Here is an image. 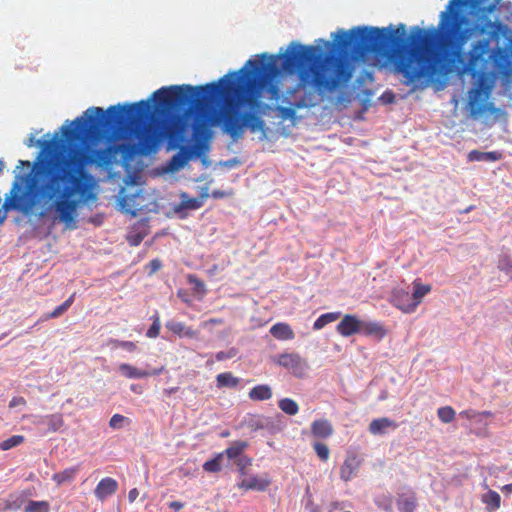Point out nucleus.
I'll use <instances>...</instances> for the list:
<instances>
[{
    "label": "nucleus",
    "mask_w": 512,
    "mask_h": 512,
    "mask_svg": "<svg viewBox=\"0 0 512 512\" xmlns=\"http://www.w3.org/2000/svg\"><path fill=\"white\" fill-rule=\"evenodd\" d=\"M398 428V423L388 417H381L373 419L369 426L368 431L372 435H383L386 434L389 430H396Z\"/></svg>",
    "instance_id": "9d476101"
},
{
    "label": "nucleus",
    "mask_w": 512,
    "mask_h": 512,
    "mask_svg": "<svg viewBox=\"0 0 512 512\" xmlns=\"http://www.w3.org/2000/svg\"><path fill=\"white\" fill-rule=\"evenodd\" d=\"M341 316L340 312H328L320 315L313 324L314 330H320L324 328L327 324L332 323L339 319Z\"/></svg>",
    "instance_id": "b1692460"
},
{
    "label": "nucleus",
    "mask_w": 512,
    "mask_h": 512,
    "mask_svg": "<svg viewBox=\"0 0 512 512\" xmlns=\"http://www.w3.org/2000/svg\"><path fill=\"white\" fill-rule=\"evenodd\" d=\"M138 495H139V492H138L137 488H133V489H131V490L129 491V493H128V499H129V501H130L131 503H132V502H134V501L137 499Z\"/></svg>",
    "instance_id": "de8ad7c7"
},
{
    "label": "nucleus",
    "mask_w": 512,
    "mask_h": 512,
    "mask_svg": "<svg viewBox=\"0 0 512 512\" xmlns=\"http://www.w3.org/2000/svg\"><path fill=\"white\" fill-rule=\"evenodd\" d=\"M437 415L442 423L449 424L454 421L456 412L451 406H443L438 408Z\"/></svg>",
    "instance_id": "c85d7f7f"
},
{
    "label": "nucleus",
    "mask_w": 512,
    "mask_h": 512,
    "mask_svg": "<svg viewBox=\"0 0 512 512\" xmlns=\"http://www.w3.org/2000/svg\"><path fill=\"white\" fill-rule=\"evenodd\" d=\"M129 425L130 419L121 415V414H114L109 421V426L112 429H120L124 426V424Z\"/></svg>",
    "instance_id": "72a5a7b5"
},
{
    "label": "nucleus",
    "mask_w": 512,
    "mask_h": 512,
    "mask_svg": "<svg viewBox=\"0 0 512 512\" xmlns=\"http://www.w3.org/2000/svg\"><path fill=\"white\" fill-rule=\"evenodd\" d=\"M26 512H48L49 503L46 501H29L25 507Z\"/></svg>",
    "instance_id": "2f4dec72"
},
{
    "label": "nucleus",
    "mask_w": 512,
    "mask_h": 512,
    "mask_svg": "<svg viewBox=\"0 0 512 512\" xmlns=\"http://www.w3.org/2000/svg\"><path fill=\"white\" fill-rule=\"evenodd\" d=\"M23 165L30 166V162H29V161H23V160H20V161H19V166H18V167L23 166Z\"/></svg>",
    "instance_id": "6e6d98bb"
},
{
    "label": "nucleus",
    "mask_w": 512,
    "mask_h": 512,
    "mask_svg": "<svg viewBox=\"0 0 512 512\" xmlns=\"http://www.w3.org/2000/svg\"><path fill=\"white\" fill-rule=\"evenodd\" d=\"M413 288L414 289L412 294V303L396 304V307L399 308L404 313L414 312L417 306L422 302L423 297L426 296L431 291V286L428 284H422L419 279L414 280Z\"/></svg>",
    "instance_id": "423d86ee"
},
{
    "label": "nucleus",
    "mask_w": 512,
    "mask_h": 512,
    "mask_svg": "<svg viewBox=\"0 0 512 512\" xmlns=\"http://www.w3.org/2000/svg\"><path fill=\"white\" fill-rule=\"evenodd\" d=\"M313 449H314L315 453L317 454V456L322 461L325 462L329 459L330 450L326 444H324L322 442H315L313 444Z\"/></svg>",
    "instance_id": "473e14b6"
},
{
    "label": "nucleus",
    "mask_w": 512,
    "mask_h": 512,
    "mask_svg": "<svg viewBox=\"0 0 512 512\" xmlns=\"http://www.w3.org/2000/svg\"><path fill=\"white\" fill-rule=\"evenodd\" d=\"M269 485L270 481L268 479H261L257 476H253L250 478L243 479L238 486L239 488L245 490L264 491L268 488Z\"/></svg>",
    "instance_id": "f3484780"
},
{
    "label": "nucleus",
    "mask_w": 512,
    "mask_h": 512,
    "mask_svg": "<svg viewBox=\"0 0 512 512\" xmlns=\"http://www.w3.org/2000/svg\"><path fill=\"white\" fill-rule=\"evenodd\" d=\"M510 475L512 476V470L510 471Z\"/></svg>",
    "instance_id": "e2e57ef3"
},
{
    "label": "nucleus",
    "mask_w": 512,
    "mask_h": 512,
    "mask_svg": "<svg viewBox=\"0 0 512 512\" xmlns=\"http://www.w3.org/2000/svg\"><path fill=\"white\" fill-rule=\"evenodd\" d=\"M207 323H210V324H223V319L221 318H211L207 321Z\"/></svg>",
    "instance_id": "8fccbe9b"
},
{
    "label": "nucleus",
    "mask_w": 512,
    "mask_h": 512,
    "mask_svg": "<svg viewBox=\"0 0 512 512\" xmlns=\"http://www.w3.org/2000/svg\"><path fill=\"white\" fill-rule=\"evenodd\" d=\"M188 280H189L190 284L194 285V289L197 292H202V293L205 292V284L203 283L202 280H200L199 278H197L194 275H189Z\"/></svg>",
    "instance_id": "ea45409f"
},
{
    "label": "nucleus",
    "mask_w": 512,
    "mask_h": 512,
    "mask_svg": "<svg viewBox=\"0 0 512 512\" xmlns=\"http://www.w3.org/2000/svg\"><path fill=\"white\" fill-rule=\"evenodd\" d=\"M166 328L179 337L196 338L198 332L191 327L186 326L183 322L170 320L165 324Z\"/></svg>",
    "instance_id": "2eb2a0df"
},
{
    "label": "nucleus",
    "mask_w": 512,
    "mask_h": 512,
    "mask_svg": "<svg viewBox=\"0 0 512 512\" xmlns=\"http://www.w3.org/2000/svg\"><path fill=\"white\" fill-rule=\"evenodd\" d=\"M35 423L46 424L49 432H56L64 425V420L62 414L56 413L40 417Z\"/></svg>",
    "instance_id": "6ab92c4d"
},
{
    "label": "nucleus",
    "mask_w": 512,
    "mask_h": 512,
    "mask_svg": "<svg viewBox=\"0 0 512 512\" xmlns=\"http://www.w3.org/2000/svg\"><path fill=\"white\" fill-rule=\"evenodd\" d=\"M118 490V482L111 477H105L99 481L94 489L95 497L100 501H105L107 498L114 495Z\"/></svg>",
    "instance_id": "6e6552de"
},
{
    "label": "nucleus",
    "mask_w": 512,
    "mask_h": 512,
    "mask_svg": "<svg viewBox=\"0 0 512 512\" xmlns=\"http://www.w3.org/2000/svg\"><path fill=\"white\" fill-rule=\"evenodd\" d=\"M478 414H479L478 418H481V417H492L493 416V413L490 412V411H482V412H478Z\"/></svg>",
    "instance_id": "603ef678"
},
{
    "label": "nucleus",
    "mask_w": 512,
    "mask_h": 512,
    "mask_svg": "<svg viewBox=\"0 0 512 512\" xmlns=\"http://www.w3.org/2000/svg\"><path fill=\"white\" fill-rule=\"evenodd\" d=\"M25 438L22 435H13L2 442H0V449L3 451L17 447L24 442Z\"/></svg>",
    "instance_id": "7c9ffc66"
},
{
    "label": "nucleus",
    "mask_w": 512,
    "mask_h": 512,
    "mask_svg": "<svg viewBox=\"0 0 512 512\" xmlns=\"http://www.w3.org/2000/svg\"><path fill=\"white\" fill-rule=\"evenodd\" d=\"M0 213H4V210H3V209H1V210H0Z\"/></svg>",
    "instance_id": "680f3d73"
},
{
    "label": "nucleus",
    "mask_w": 512,
    "mask_h": 512,
    "mask_svg": "<svg viewBox=\"0 0 512 512\" xmlns=\"http://www.w3.org/2000/svg\"><path fill=\"white\" fill-rule=\"evenodd\" d=\"M223 456L224 453H219L213 459L206 461L203 464L204 471L212 473L219 472L221 470V460Z\"/></svg>",
    "instance_id": "c756f323"
},
{
    "label": "nucleus",
    "mask_w": 512,
    "mask_h": 512,
    "mask_svg": "<svg viewBox=\"0 0 512 512\" xmlns=\"http://www.w3.org/2000/svg\"><path fill=\"white\" fill-rule=\"evenodd\" d=\"M396 505L400 512H414L418 505L416 493L413 491L398 493Z\"/></svg>",
    "instance_id": "ddd939ff"
},
{
    "label": "nucleus",
    "mask_w": 512,
    "mask_h": 512,
    "mask_svg": "<svg viewBox=\"0 0 512 512\" xmlns=\"http://www.w3.org/2000/svg\"><path fill=\"white\" fill-rule=\"evenodd\" d=\"M228 435H229V432H223V433H222V436H223V437H226V436H228Z\"/></svg>",
    "instance_id": "13d9d810"
},
{
    "label": "nucleus",
    "mask_w": 512,
    "mask_h": 512,
    "mask_svg": "<svg viewBox=\"0 0 512 512\" xmlns=\"http://www.w3.org/2000/svg\"><path fill=\"white\" fill-rule=\"evenodd\" d=\"M152 318H153V323L146 332V336L148 338H156L159 336V333H160L161 324H160V319H159L158 313H156Z\"/></svg>",
    "instance_id": "c9c22d12"
},
{
    "label": "nucleus",
    "mask_w": 512,
    "mask_h": 512,
    "mask_svg": "<svg viewBox=\"0 0 512 512\" xmlns=\"http://www.w3.org/2000/svg\"><path fill=\"white\" fill-rule=\"evenodd\" d=\"M251 465V459L247 456H241L238 460H237V466H238V469H239V472L244 475L245 474V470L248 466Z\"/></svg>",
    "instance_id": "a19ab883"
},
{
    "label": "nucleus",
    "mask_w": 512,
    "mask_h": 512,
    "mask_svg": "<svg viewBox=\"0 0 512 512\" xmlns=\"http://www.w3.org/2000/svg\"><path fill=\"white\" fill-rule=\"evenodd\" d=\"M359 334L381 340L386 336V329L378 322L361 320Z\"/></svg>",
    "instance_id": "4468645a"
},
{
    "label": "nucleus",
    "mask_w": 512,
    "mask_h": 512,
    "mask_svg": "<svg viewBox=\"0 0 512 512\" xmlns=\"http://www.w3.org/2000/svg\"><path fill=\"white\" fill-rule=\"evenodd\" d=\"M32 141H33V138H30V143L28 144V146L32 145Z\"/></svg>",
    "instance_id": "bf43d9fd"
},
{
    "label": "nucleus",
    "mask_w": 512,
    "mask_h": 512,
    "mask_svg": "<svg viewBox=\"0 0 512 512\" xmlns=\"http://www.w3.org/2000/svg\"><path fill=\"white\" fill-rule=\"evenodd\" d=\"M121 374L128 379H140L149 377L151 375H159L163 368L154 369L152 372L147 370L138 369L130 364L122 363L118 367Z\"/></svg>",
    "instance_id": "9b49d317"
},
{
    "label": "nucleus",
    "mask_w": 512,
    "mask_h": 512,
    "mask_svg": "<svg viewBox=\"0 0 512 512\" xmlns=\"http://www.w3.org/2000/svg\"><path fill=\"white\" fill-rule=\"evenodd\" d=\"M275 362L288 369L296 377H302L308 369L307 362L298 353H282Z\"/></svg>",
    "instance_id": "39448f33"
},
{
    "label": "nucleus",
    "mask_w": 512,
    "mask_h": 512,
    "mask_svg": "<svg viewBox=\"0 0 512 512\" xmlns=\"http://www.w3.org/2000/svg\"><path fill=\"white\" fill-rule=\"evenodd\" d=\"M184 206L188 209H198L201 207V201L197 198H192L184 202Z\"/></svg>",
    "instance_id": "c03bdc74"
},
{
    "label": "nucleus",
    "mask_w": 512,
    "mask_h": 512,
    "mask_svg": "<svg viewBox=\"0 0 512 512\" xmlns=\"http://www.w3.org/2000/svg\"><path fill=\"white\" fill-rule=\"evenodd\" d=\"M235 80L226 81L222 77L217 82L200 86L188 84L162 87L152 94V100L162 111H174L187 107L186 115L193 116V146L183 145L169 160L167 168L171 172L182 169L193 157L201 156L208 150L207 140L210 127L222 121V109L214 107V100L222 97L235 85Z\"/></svg>",
    "instance_id": "20e7f679"
},
{
    "label": "nucleus",
    "mask_w": 512,
    "mask_h": 512,
    "mask_svg": "<svg viewBox=\"0 0 512 512\" xmlns=\"http://www.w3.org/2000/svg\"><path fill=\"white\" fill-rule=\"evenodd\" d=\"M246 447V442L237 441L232 446L228 447L223 453L229 459H239Z\"/></svg>",
    "instance_id": "cd10ccee"
},
{
    "label": "nucleus",
    "mask_w": 512,
    "mask_h": 512,
    "mask_svg": "<svg viewBox=\"0 0 512 512\" xmlns=\"http://www.w3.org/2000/svg\"><path fill=\"white\" fill-rule=\"evenodd\" d=\"M26 404V400L21 397V396H18V397H13L10 402H9V407L10 408H14L16 406H19V405H25Z\"/></svg>",
    "instance_id": "a18cd8bd"
},
{
    "label": "nucleus",
    "mask_w": 512,
    "mask_h": 512,
    "mask_svg": "<svg viewBox=\"0 0 512 512\" xmlns=\"http://www.w3.org/2000/svg\"><path fill=\"white\" fill-rule=\"evenodd\" d=\"M272 396V389L267 384L256 385L249 391V398L253 401L269 400Z\"/></svg>",
    "instance_id": "aec40b11"
},
{
    "label": "nucleus",
    "mask_w": 512,
    "mask_h": 512,
    "mask_svg": "<svg viewBox=\"0 0 512 512\" xmlns=\"http://www.w3.org/2000/svg\"><path fill=\"white\" fill-rule=\"evenodd\" d=\"M501 490H502L503 492H506V493L512 494V483L504 485V486L501 488Z\"/></svg>",
    "instance_id": "3c124183"
},
{
    "label": "nucleus",
    "mask_w": 512,
    "mask_h": 512,
    "mask_svg": "<svg viewBox=\"0 0 512 512\" xmlns=\"http://www.w3.org/2000/svg\"><path fill=\"white\" fill-rule=\"evenodd\" d=\"M361 320L354 314H346L336 326V331L343 337L360 333Z\"/></svg>",
    "instance_id": "0eeeda50"
},
{
    "label": "nucleus",
    "mask_w": 512,
    "mask_h": 512,
    "mask_svg": "<svg viewBox=\"0 0 512 512\" xmlns=\"http://www.w3.org/2000/svg\"><path fill=\"white\" fill-rule=\"evenodd\" d=\"M235 355H236V350L234 348H232V349H230L227 352L220 351V352L216 353L215 359L217 361H223V360H226V359L233 358Z\"/></svg>",
    "instance_id": "79ce46f5"
},
{
    "label": "nucleus",
    "mask_w": 512,
    "mask_h": 512,
    "mask_svg": "<svg viewBox=\"0 0 512 512\" xmlns=\"http://www.w3.org/2000/svg\"><path fill=\"white\" fill-rule=\"evenodd\" d=\"M239 383V378L235 377L231 372L220 373L216 376L217 388H235Z\"/></svg>",
    "instance_id": "412c9836"
},
{
    "label": "nucleus",
    "mask_w": 512,
    "mask_h": 512,
    "mask_svg": "<svg viewBox=\"0 0 512 512\" xmlns=\"http://www.w3.org/2000/svg\"><path fill=\"white\" fill-rule=\"evenodd\" d=\"M361 465V460L355 453L348 454L340 467V478L347 482L357 473Z\"/></svg>",
    "instance_id": "1a4fd4ad"
},
{
    "label": "nucleus",
    "mask_w": 512,
    "mask_h": 512,
    "mask_svg": "<svg viewBox=\"0 0 512 512\" xmlns=\"http://www.w3.org/2000/svg\"><path fill=\"white\" fill-rule=\"evenodd\" d=\"M469 0H449L440 14L439 32L415 26L405 40V25L399 27H354L349 31L340 30L332 34L337 49L350 53L355 61L388 59L395 71L401 74L406 84L422 79L438 81L449 74L469 73L474 79L468 93V109L474 119L486 113L495 114L496 107L489 101L493 80L497 76H512V38L500 45L490 47L497 41L496 30L487 37L476 40L464 60L463 47L471 36L478 32L483 35L487 27H493L490 20L485 25L463 27L467 18L456 8L467 5Z\"/></svg>",
    "instance_id": "f03ea898"
},
{
    "label": "nucleus",
    "mask_w": 512,
    "mask_h": 512,
    "mask_svg": "<svg viewBox=\"0 0 512 512\" xmlns=\"http://www.w3.org/2000/svg\"><path fill=\"white\" fill-rule=\"evenodd\" d=\"M130 389L133 391V392H136V393H141V390L139 389V385L137 384H132Z\"/></svg>",
    "instance_id": "5fc2aeb1"
},
{
    "label": "nucleus",
    "mask_w": 512,
    "mask_h": 512,
    "mask_svg": "<svg viewBox=\"0 0 512 512\" xmlns=\"http://www.w3.org/2000/svg\"><path fill=\"white\" fill-rule=\"evenodd\" d=\"M3 166H4V163L2 161H0V174L2 173Z\"/></svg>",
    "instance_id": "4d7b16f0"
},
{
    "label": "nucleus",
    "mask_w": 512,
    "mask_h": 512,
    "mask_svg": "<svg viewBox=\"0 0 512 512\" xmlns=\"http://www.w3.org/2000/svg\"><path fill=\"white\" fill-rule=\"evenodd\" d=\"M471 209H472V207L467 208V209H466V212L471 211Z\"/></svg>",
    "instance_id": "052dcab7"
},
{
    "label": "nucleus",
    "mask_w": 512,
    "mask_h": 512,
    "mask_svg": "<svg viewBox=\"0 0 512 512\" xmlns=\"http://www.w3.org/2000/svg\"><path fill=\"white\" fill-rule=\"evenodd\" d=\"M136 195L129 196L125 195L120 199V206L121 209L126 212L130 213L133 216H136L137 211L140 210V207L138 204H135Z\"/></svg>",
    "instance_id": "393cba45"
},
{
    "label": "nucleus",
    "mask_w": 512,
    "mask_h": 512,
    "mask_svg": "<svg viewBox=\"0 0 512 512\" xmlns=\"http://www.w3.org/2000/svg\"><path fill=\"white\" fill-rule=\"evenodd\" d=\"M78 470V467L67 468L61 472L53 474L52 479L58 485H61L65 482L72 481L75 478V475L77 474Z\"/></svg>",
    "instance_id": "a878e982"
},
{
    "label": "nucleus",
    "mask_w": 512,
    "mask_h": 512,
    "mask_svg": "<svg viewBox=\"0 0 512 512\" xmlns=\"http://www.w3.org/2000/svg\"><path fill=\"white\" fill-rule=\"evenodd\" d=\"M145 236L146 232H130L126 237V240L130 246L136 247L140 245Z\"/></svg>",
    "instance_id": "4c0bfd02"
},
{
    "label": "nucleus",
    "mask_w": 512,
    "mask_h": 512,
    "mask_svg": "<svg viewBox=\"0 0 512 512\" xmlns=\"http://www.w3.org/2000/svg\"><path fill=\"white\" fill-rule=\"evenodd\" d=\"M281 67L289 75L297 74L299 79L283 95L275 81L279 73L275 55L263 53L259 59H249L238 72L224 76L226 81H236L231 90L222 94L233 93L236 97L226 98L222 108L223 130L231 138L238 140L246 128L252 132L264 129L262 116L271 107L261 101L263 94H268L269 100L285 104L276 110L282 119H292L297 109L315 106L319 95L337 90L352 77V69L345 60L312 45L292 43L283 55Z\"/></svg>",
    "instance_id": "7ed1b4c3"
},
{
    "label": "nucleus",
    "mask_w": 512,
    "mask_h": 512,
    "mask_svg": "<svg viewBox=\"0 0 512 512\" xmlns=\"http://www.w3.org/2000/svg\"><path fill=\"white\" fill-rule=\"evenodd\" d=\"M461 417L466 418L468 420L477 419L479 417L478 411L473 409H468L460 412Z\"/></svg>",
    "instance_id": "37998d69"
},
{
    "label": "nucleus",
    "mask_w": 512,
    "mask_h": 512,
    "mask_svg": "<svg viewBox=\"0 0 512 512\" xmlns=\"http://www.w3.org/2000/svg\"><path fill=\"white\" fill-rule=\"evenodd\" d=\"M177 391H178V387H172V388L166 389L165 393L169 396Z\"/></svg>",
    "instance_id": "864d4df0"
},
{
    "label": "nucleus",
    "mask_w": 512,
    "mask_h": 512,
    "mask_svg": "<svg viewBox=\"0 0 512 512\" xmlns=\"http://www.w3.org/2000/svg\"><path fill=\"white\" fill-rule=\"evenodd\" d=\"M109 343L114 345L115 347L123 348L129 352H134L137 350V345L133 341L110 339Z\"/></svg>",
    "instance_id": "e433bc0d"
},
{
    "label": "nucleus",
    "mask_w": 512,
    "mask_h": 512,
    "mask_svg": "<svg viewBox=\"0 0 512 512\" xmlns=\"http://www.w3.org/2000/svg\"><path fill=\"white\" fill-rule=\"evenodd\" d=\"M57 135L41 142L43 151L37 158L30 176H16L6 195L0 213L2 224L7 212L15 210L29 214L39 204L41 217L52 209L57 219L68 228H75L79 200L91 197L93 176L90 165L110 168L119 153L125 162L136 155H149L158 146L161 130L152 118L150 100L117 104L106 111L90 107Z\"/></svg>",
    "instance_id": "f257e3e1"
},
{
    "label": "nucleus",
    "mask_w": 512,
    "mask_h": 512,
    "mask_svg": "<svg viewBox=\"0 0 512 512\" xmlns=\"http://www.w3.org/2000/svg\"><path fill=\"white\" fill-rule=\"evenodd\" d=\"M75 295L76 294L73 293L68 299H66L61 305L57 306L52 312L43 314L37 323L48 321L54 318H59L60 316H62L73 304Z\"/></svg>",
    "instance_id": "a211bd4d"
},
{
    "label": "nucleus",
    "mask_w": 512,
    "mask_h": 512,
    "mask_svg": "<svg viewBox=\"0 0 512 512\" xmlns=\"http://www.w3.org/2000/svg\"><path fill=\"white\" fill-rule=\"evenodd\" d=\"M278 407L282 412L289 416H294L299 411V406L296 401L291 398H282L278 401Z\"/></svg>",
    "instance_id": "bb28decb"
},
{
    "label": "nucleus",
    "mask_w": 512,
    "mask_h": 512,
    "mask_svg": "<svg viewBox=\"0 0 512 512\" xmlns=\"http://www.w3.org/2000/svg\"><path fill=\"white\" fill-rule=\"evenodd\" d=\"M270 334L278 340H292L295 337V333L291 326L284 322H278L270 328Z\"/></svg>",
    "instance_id": "dca6fc26"
},
{
    "label": "nucleus",
    "mask_w": 512,
    "mask_h": 512,
    "mask_svg": "<svg viewBox=\"0 0 512 512\" xmlns=\"http://www.w3.org/2000/svg\"><path fill=\"white\" fill-rule=\"evenodd\" d=\"M502 157L501 153L498 151L491 152H481L478 150H473L469 153L468 158L470 161H498Z\"/></svg>",
    "instance_id": "4be33fe9"
},
{
    "label": "nucleus",
    "mask_w": 512,
    "mask_h": 512,
    "mask_svg": "<svg viewBox=\"0 0 512 512\" xmlns=\"http://www.w3.org/2000/svg\"><path fill=\"white\" fill-rule=\"evenodd\" d=\"M162 267V262L158 258L152 259L148 262V264L145 266V269L149 276L155 274L157 271H159Z\"/></svg>",
    "instance_id": "58836bf2"
},
{
    "label": "nucleus",
    "mask_w": 512,
    "mask_h": 512,
    "mask_svg": "<svg viewBox=\"0 0 512 512\" xmlns=\"http://www.w3.org/2000/svg\"><path fill=\"white\" fill-rule=\"evenodd\" d=\"M334 428L327 419H317L311 423V434L315 438L327 439L332 436Z\"/></svg>",
    "instance_id": "f8f14e48"
},
{
    "label": "nucleus",
    "mask_w": 512,
    "mask_h": 512,
    "mask_svg": "<svg viewBox=\"0 0 512 512\" xmlns=\"http://www.w3.org/2000/svg\"><path fill=\"white\" fill-rule=\"evenodd\" d=\"M482 502L486 505V509L489 512H493L500 508L501 497L496 491L489 490L487 493L482 495Z\"/></svg>",
    "instance_id": "5701e85b"
},
{
    "label": "nucleus",
    "mask_w": 512,
    "mask_h": 512,
    "mask_svg": "<svg viewBox=\"0 0 512 512\" xmlns=\"http://www.w3.org/2000/svg\"><path fill=\"white\" fill-rule=\"evenodd\" d=\"M498 268L512 276V257L508 254L502 255L498 261Z\"/></svg>",
    "instance_id": "f704fd0d"
},
{
    "label": "nucleus",
    "mask_w": 512,
    "mask_h": 512,
    "mask_svg": "<svg viewBox=\"0 0 512 512\" xmlns=\"http://www.w3.org/2000/svg\"><path fill=\"white\" fill-rule=\"evenodd\" d=\"M184 507V503L180 501H172L169 503V508L175 512H179Z\"/></svg>",
    "instance_id": "49530a36"
},
{
    "label": "nucleus",
    "mask_w": 512,
    "mask_h": 512,
    "mask_svg": "<svg viewBox=\"0 0 512 512\" xmlns=\"http://www.w3.org/2000/svg\"><path fill=\"white\" fill-rule=\"evenodd\" d=\"M228 194L224 191H221V190H213L212 193H211V196L215 199H220V198H224L225 196H227Z\"/></svg>",
    "instance_id": "09e8293b"
}]
</instances>
